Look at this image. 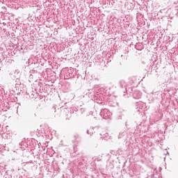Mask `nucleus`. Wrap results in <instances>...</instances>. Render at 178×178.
<instances>
[{"instance_id":"obj_19","label":"nucleus","mask_w":178,"mask_h":178,"mask_svg":"<svg viewBox=\"0 0 178 178\" xmlns=\"http://www.w3.org/2000/svg\"><path fill=\"white\" fill-rule=\"evenodd\" d=\"M164 155H169V152H168V150H164V152H163Z\"/></svg>"},{"instance_id":"obj_22","label":"nucleus","mask_w":178,"mask_h":178,"mask_svg":"<svg viewBox=\"0 0 178 178\" xmlns=\"http://www.w3.org/2000/svg\"><path fill=\"white\" fill-rule=\"evenodd\" d=\"M10 60H10V59H8H8H6V62L9 63V62H10Z\"/></svg>"},{"instance_id":"obj_28","label":"nucleus","mask_w":178,"mask_h":178,"mask_svg":"<svg viewBox=\"0 0 178 178\" xmlns=\"http://www.w3.org/2000/svg\"><path fill=\"white\" fill-rule=\"evenodd\" d=\"M121 58H123V55H121Z\"/></svg>"},{"instance_id":"obj_29","label":"nucleus","mask_w":178,"mask_h":178,"mask_svg":"<svg viewBox=\"0 0 178 178\" xmlns=\"http://www.w3.org/2000/svg\"><path fill=\"white\" fill-rule=\"evenodd\" d=\"M138 112H140V109H138Z\"/></svg>"},{"instance_id":"obj_1","label":"nucleus","mask_w":178,"mask_h":178,"mask_svg":"<svg viewBox=\"0 0 178 178\" xmlns=\"http://www.w3.org/2000/svg\"><path fill=\"white\" fill-rule=\"evenodd\" d=\"M19 149L15 147L14 152H16L17 155H19V156H24V154L27 152V149H26V148L29 147V145L22 140L21 143H19Z\"/></svg>"},{"instance_id":"obj_20","label":"nucleus","mask_w":178,"mask_h":178,"mask_svg":"<svg viewBox=\"0 0 178 178\" xmlns=\"http://www.w3.org/2000/svg\"><path fill=\"white\" fill-rule=\"evenodd\" d=\"M174 13L177 15V13H178V9H175V10H174Z\"/></svg>"},{"instance_id":"obj_27","label":"nucleus","mask_w":178,"mask_h":178,"mask_svg":"<svg viewBox=\"0 0 178 178\" xmlns=\"http://www.w3.org/2000/svg\"><path fill=\"white\" fill-rule=\"evenodd\" d=\"M99 104H102V102H99Z\"/></svg>"},{"instance_id":"obj_14","label":"nucleus","mask_w":178,"mask_h":178,"mask_svg":"<svg viewBox=\"0 0 178 178\" xmlns=\"http://www.w3.org/2000/svg\"><path fill=\"white\" fill-rule=\"evenodd\" d=\"M124 136V132H120V134L118 136V138H122Z\"/></svg>"},{"instance_id":"obj_30","label":"nucleus","mask_w":178,"mask_h":178,"mask_svg":"<svg viewBox=\"0 0 178 178\" xmlns=\"http://www.w3.org/2000/svg\"><path fill=\"white\" fill-rule=\"evenodd\" d=\"M1 62H2V61H0V63H1Z\"/></svg>"},{"instance_id":"obj_5","label":"nucleus","mask_w":178,"mask_h":178,"mask_svg":"<svg viewBox=\"0 0 178 178\" xmlns=\"http://www.w3.org/2000/svg\"><path fill=\"white\" fill-rule=\"evenodd\" d=\"M119 85L120 87H121V88H124V96L126 95L125 92H127V88H126V82L123 80L120 81L119 82Z\"/></svg>"},{"instance_id":"obj_2","label":"nucleus","mask_w":178,"mask_h":178,"mask_svg":"<svg viewBox=\"0 0 178 178\" xmlns=\"http://www.w3.org/2000/svg\"><path fill=\"white\" fill-rule=\"evenodd\" d=\"M99 115L103 119H109V117L111 116V115H112V113H111V111H109V110L106 108H102L100 111Z\"/></svg>"},{"instance_id":"obj_4","label":"nucleus","mask_w":178,"mask_h":178,"mask_svg":"<svg viewBox=\"0 0 178 178\" xmlns=\"http://www.w3.org/2000/svg\"><path fill=\"white\" fill-rule=\"evenodd\" d=\"M73 77H74V74H73L72 70H68V71L64 75V78L65 79V80H69V79H73Z\"/></svg>"},{"instance_id":"obj_21","label":"nucleus","mask_w":178,"mask_h":178,"mask_svg":"<svg viewBox=\"0 0 178 178\" xmlns=\"http://www.w3.org/2000/svg\"><path fill=\"white\" fill-rule=\"evenodd\" d=\"M53 109H54V112H56V108L55 106H53Z\"/></svg>"},{"instance_id":"obj_23","label":"nucleus","mask_w":178,"mask_h":178,"mask_svg":"<svg viewBox=\"0 0 178 178\" xmlns=\"http://www.w3.org/2000/svg\"><path fill=\"white\" fill-rule=\"evenodd\" d=\"M4 1H5L4 0H0V2H1V3H3Z\"/></svg>"},{"instance_id":"obj_15","label":"nucleus","mask_w":178,"mask_h":178,"mask_svg":"<svg viewBox=\"0 0 178 178\" xmlns=\"http://www.w3.org/2000/svg\"><path fill=\"white\" fill-rule=\"evenodd\" d=\"M79 112L80 113H84V112H86V108H81L79 109Z\"/></svg>"},{"instance_id":"obj_17","label":"nucleus","mask_w":178,"mask_h":178,"mask_svg":"<svg viewBox=\"0 0 178 178\" xmlns=\"http://www.w3.org/2000/svg\"><path fill=\"white\" fill-rule=\"evenodd\" d=\"M106 134H100V136H101V138H105L106 137Z\"/></svg>"},{"instance_id":"obj_11","label":"nucleus","mask_w":178,"mask_h":178,"mask_svg":"<svg viewBox=\"0 0 178 178\" xmlns=\"http://www.w3.org/2000/svg\"><path fill=\"white\" fill-rule=\"evenodd\" d=\"M79 136L77 134L74 135V140H72L73 144H77V138H79Z\"/></svg>"},{"instance_id":"obj_12","label":"nucleus","mask_w":178,"mask_h":178,"mask_svg":"<svg viewBox=\"0 0 178 178\" xmlns=\"http://www.w3.org/2000/svg\"><path fill=\"white\" fill-rule=\"evenodd\" d=\"M152 69V65H149L146 67L145 70H146V72H147V73H149V72H151Z\"/></svg>"},{"instance_id":"obj_26","label":"nucleus","mask_w":178,"mask_h":178,"mask_svg":"<svg viewBox=\"0 0 178 178\" xmlns=\"http://www.w3.org/2000/svg\"><path fill=\"white\" fill-rule=\"evenodd\" d=\"M31 60H29V63H31Z\"/></svg>"},{"instance_id":"obj_8","label":"nucleus","mask_w":178,"mask_h":178,"mask_svg":"<svg viewBox=\"0 0 178 178\" xmlns=\"http://www.w3.org/2000/svg\"><path fill=\"white\" fill-rule=\"evenodd\" d=\"M136 104V109H143L144 108V103L143 102H137Z\"/></svg>"},{"instance_id":"obj_24","label":"nucleus","mask_w":178,"mask_h":178,"mask_svg":"<svg viewBox=\"0 0 178 178\" xmlns=\"http://www.w3.org/2000/svg\"><path fill=\"white\" fill-rule=\"evenodd\" d=\"M29 77H30V79H32L33 78V74H30Z\"/></svg>"},{"instance_id":"obj_18","label":"nucleus","mask_w":178,"mask_h":178,"mask_svg":"<svg viewBox=\"0 0 178 178\" xmlns=\"http://www.w3.org/2000/svg\"><path fill=\"white\" fill-rule=\"evenodd\" d=\"M37 65L36 66L38 67V62H35V60H33L32 63H31V65Z\"/></svg>"},{"instance_id":"obj_7","label":"nucleus","mask_w":178,"mask_h":178,"mask_svg":"<svg viewBox=\"0 0 178 178\" xmlns=\"http://www.w3.org/2000/svg\"><path fill=\"white\" fill-rule=\"evenodd\" d=\"M119 152H120V150H118V152H115V151H111V152H110V153H108L106 155L109 156H112V155L113 156L115 155V156H118V155H120V154Z\"/></svg>"},{"instance_id":"obj_25","label":"nucleus","mask_w":178,"mask_h":178,"mask_svg":"<svg viewBox=\"0 0 178 178\" xmlns=\"http://www.w3.org/2000/svg\"><path fill=\"white\" fill-rule=\"evenodd\" d=\"M124 54H129V50H127L125 52H124Z\"/></svg>"},{"instance_id":"obj_10","label":"nucleus","mask_w":178,"mask_h":178,"mask_svg":"<svg viewBox=\"0 0 178 178\" xmlns=\"http://www.w3.org/2000/svg\"><path fill=\"white\" fill-rule=\"evenodd\" d=\"M94 129H97V127H92L88 129L86 131L87 134H90V136H92V134H94Z\"/></svg>"},{"instance_id":"obj_6","label":"nucleus","mask_w":178,"mask_h":178,"mask_svg":"<svg viewBox=\"0 0 178 178\" xmlns=\"http://www.w3.org/2000/svg\"><path fill=\"white\" fill-rule=\"evenodd\" d=\"M133 98L135 99H140L141 98V92L135 90L133 93Z\"/></svg>"},{"instance_id":"obj_3","label":"nucleus","mask_w":178,"mask_h":178,"mask_svg":"<svg viewBox=\"0 0 178 178\" xmlns=\"http://www.w3.org/2000/svg\"><path fill=\"white\" fill-rule=\"evenodd\" d=\"M26 95L29 97L31 99H35L36 98H38V93L37 92V90H32L31 92H26Z\"/></svg>"},{"instance_id":"obj_16","label":"nucleus","mask_w":178,"mask_h":178,"mask_svg":"<svg viewBox=\"0 0 178 178\" xmlns=\"http://www.w3.org/2000/svg\"><path fill=\"white\" fill-rule=\"evenodd\" d=\"M60 109L63 111H65H65H67V107L66 106H63L60 108Z\"/></svg>"},{"instance_id":"obj_9","label":"nucleus","mask_w":178,"mask_h":178,"mask_svg":"<svg viewBox=\"0 0 178 178\" xmlns=\"http://www.w3.org/2000/svg\"><path fill=\"white\" fill-rule=\"evenodd\" d=\"M77 111H79V109H77L76 107H72L70 108V112H68V114H67V115H69V113L70 115H72V113H75L77 112Z\"/></svg>"},{"instance_id":"obj_13","label":"nucleus","mask_w":178,"mask_h":178,"mask_svg":"<svg viewBox=\"0 0 178 178\" xmlns=\"http://www.w3.org/2000/svg\"><path fill=\"white\" fill-rule=\"evenodd\" d=\"M154 94L159 95V98H162V92H154Z\"/></svg>"}]
</instances>
